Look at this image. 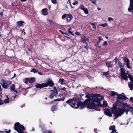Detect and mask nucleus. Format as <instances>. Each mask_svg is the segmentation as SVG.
<instances>
[{"instance_id": "nucleus-1", "label": "nucleus", "mask_w": 133, "mask_h": 133, "mask_svg": "<svg viewBox=\"0 0 133 133\" xmlns=\"http://www.w3.org/2000/svg\"><path fill=\"white\" fill-rule=\"evenodd\" d=\"M122 94L117 95L118 99L113 104L111 111L114 114V119H116L123 115L125 112V108H131L130 106L126 103H124L121 100H125L126 99L125 96L122 95Z\"/></svg>"}, {"instance_id": "nucleus-2", "label": "nucleus", "mask_w": 133, "mask_h": 133, "mask_svg": "<svg viewBox=\"0 0 133 133\" xmlns=\"http://www.w3.org/2000/svg\"><path fill=\"white\" fill-rule=\"evenodd\" d=\"M103 98L99 94H96L95 97L92 98H89L85 101L87 108L96 110L101 106V101L103 99Z\"/></svg>"}, {"instance_id": "nucleus-3", "label": "nucleus", "mask_w": 133, "mask_h": 133, "mask_svg": "<svg viewBox=\"0 0 133 133\" xmlns=\"http://www.w3.org/2000/svg\"><path fill=\"white\" fill-rule=\"evenodd\" d=\"M78 99L77 98H73L68 99L66 103L68 104L72 107L75 108H79L81 109H83L86 105L85 102L84 103L81 102H78Z\"/></svg>"}, {"instance_id": "nucleus-4", "label": "nucleus", "mask_w": 133, "mask_h": 133, "mask_svg": "<svg viewBox=\"0 0 133 133\" xmlns=\"http://www.w3.org/2000/svg\"><path fill=\"white\" fill-rule=\"evenodd\" d=\"M53 90H51L50 91L52 92V94L50 95L49 96V98L52 99L54 96H56L58 94V90L55 87H54Z\"/></svg>"}, {"instance_id": "nucleus-5", "label": "nucleus", "mask_w": 133, "mask_h": 133, "mask_svg": "<svg viewBox=\"0 0 133 133\" xmlns=\"http://www.w3.org/2000/svg\"><path fill=\"white\" fill-rule=\"evenodd\" d=\"M121 76L122 78L124 80H127L128 77L126 75L125 72L123 70L122 68L121 69Z\"/></svg>"}, {"instance_id": "nucleus-6", "label": "nucleus", "mask_w": 133, "mask_h": 133, "mask_svg": "<svg viewBox=\"0 0 133 133\" xmlns=\"http://www.w3.org/2000/svg\"><path fill=\"white\" fill-rule=\"evenodd\" d=\"M1 84L2 87L6 89L7 88L9 84L11 83V82L9 81H5L4 80L2 81Z\"/></svg>"}, {"instance_id": "nucleus-7", "label": "nucleus", "mask_w": 133, "mask_h": 133, "mask_svg": "<svg viewBox=\"0 0 133 133\" xmlns=\"http://www.w3.org/2000/svg\"><path fill=\"white\" fill-rule=\"evenodd\" d=\"M46 85L44 83H43L42 84L39 83H36L35 84V87L36 88L41 89L43 87H46Z\"/></svg>"}, {"instance_id": "nucleus-8", "label": "nucleus", "mask_w": 133, "mask_h": 133, "mask_svg": "<svg viewBox=\"0 0 133 133\" xmlns=\"http://www.w3.org/2000/svg\"><path fill=\"white\" fill-rule=\"evenodd\" d=\"M45 84L46 85V87L49 86L50 87H52L54 85L53 81L52 79H49L47 81L46 83H45Z\"/></svg>"}, {"instance_id": "nucleus-9", "label": "nucleus", "mask_w": 133, "mask_h": 133, "mask_svg": "<svg viewBox=\"0 0 133 133\" xmlns=\"http://www.w3.org/2000/svg\"><path fill=\"white\" fill-rule=\"evenodd\" d=\"M81 40L83 42L87 43L88 42V38L84 35H81Z\"/></svg>"}, {"instance_id": "nucleus-10", "label": "nucleus", "mask_w": 133, "mask_h": 133, "mask_svg": "<svg viewBox=\"0 0 133 133\" xmlns=\"http://www.w3.org/2000/svg\"><path fill=\"white\" fill-rule=\"evenodd\" d=\"M10 88L11 90L13 92H14V98H15L17 96L15 94L17 93V91L15 90V85L14 84H12L10 86Z\"/></svg>"}, {"instance_id": "nucleus-11", "label": "nucleus", "mask_w": 133, "mask_h": 133, "mask_svg": "<svg viewBox=\"0 0 133 133\" xmlns=\"http://www.w3.org/2000/svg\"><path fill=\"white\" fill-rule=\"evenodd\" d=\"M124 62L126 63L127 67L129 68H131L130 65V61L129 59L127 57H125L124 58Z\"/></svg>"}, {"instance_id": "nucleus-12", "label": "nucleus", "mask_w": 133, "mask_h": 133, "mask_svg": "<svg viewBox=\"0 0 133 133\" xmlns=\"http://www.w3.org/2000/svg\"><path fill=\"white\" fill-rule=\"evenodd\" d=\"M73 17L72 15L70 13H69L68 15L66 18V21L67 22H69L72 19Z\"/></svg>"}, {"instance_id": "nucleus-13", "label": "nucleus", "mask_w": 133, "mask_h": 133, "mask_svg": "<svg viewBox=\"0 0 133 133\" xmlns=\"http://www.w3.org/2000/svg\"><path fill=\"white\" fill-rule=\"evenodd\" d=\"M115 125L111 126L109 128V129L112 130L111 133H118L116 132L117 130L115 129Z\"/></svg>"}, {"instance_id": "nucleus-14", "label": "nucleus", "mask_w": 133, "mask_h": 133, "mask_svg": "<svg viewBox=\"0 0 133 133\" xmlns=\"http://www.w3.org/2000/svg\"><path fill=\"white\" fill-rule=\"evenodd\" d=\"M48 10L46 8L42 9L41 10L42 14L44 16L48 14Z\"/></svg>"}, {"instance_id": "nucleus-15", "label": "nucleus", "mask_w": 133, "mask_h": 133, "mask_svg": "<svg viewBox=\"0 0 133 133\" xmlns=\"http://www.w3.org/2000/svg\"><path fill=\"white\" fill-rule=\"evenodd\" d=\"M105 114L108 116L111 117L112 114L108 109H107L105 111Z\"/></svg>"}, {"instance_id": "nucleus-16", "label": "nucleus", "mask_w": 133, "mask_h": 133, "mask_svg": "<svg viewBox=\"0 0 133 133\" xmlns=\"http://www.w3.org/2000/svg\"><path fill=\"white\" fill-rule=\"evenodd\" d=\"M23 23L24 22L22 21H17L16 23L17 26L18 28L22 26L23 25Z\"/></svg>"}, {"instance_id": "nucleus-17", "label": "nucleus", "mask_w": 133, "mask_h": 133, "mask_svg": "<svg viewBox=\"0 0 133 133\" xmlns=\"http://www.w3.org/2000/svg\"><path fill=\"white\" fill-rule=\"evenodd\" d=\"M112 61H108L106 62V65L107 67L109 68H111L112 67V65L111 63Z\"/></svg>"}, {"instance_id": "nucleus-18", "label": "nucleus", "mask_w": 133, "mask_h": 133, "mask_svg": "<svg viewBox=\"0 0 133 133\" xmlns=\"http://www.w3.org/2000/svg\"><path fill=\"white\" fill-rule=\"evenodd\" d=\"M58 109V107L57 105H53L51 109V111L54 112V111H56Z\"/></svg>"}, {"instance_id": "nucleus-19", "label": "nucleus", "mask_w": 133, "mask_h": 133, "mask_svg": "<svg viewBox=\"0 0 133 133\" xmlns=\"http://www.w3.org/2000/svg\"><path fill=\"white\" fill-rule=\"evenodd\" d=\"M128 85L130 90H133V81L128 83Z\"/></svg>"}, {"instance_id": "nucleus-20", "label": "nucleus", "mask_w": 133, "mask_h": 133, "mask_svg": "<svg viewBox=\"0 0 133 133\" xmlns=\"http://www.w3.org/2000/svg\"><path fill=\"white\" fill-rule=\"evenodd\" d=\"M131 10H133V5L130 3V5L128 9L129 11H131Z\"/></svg>"}, {"instance_id": "nucleus-21", "label": "nucleus", "mask_w": 133, "mask_h": 133, "mask_svg": "<svg viewBox=\"0 0 133 133\" xmlns=\"http://www.w3.org/2000/svg\"><path fill=\"white\" fill-rule=\"evenodd\" d=\"M42 133H51L50 131L48 130H43L42 129Z\"/></svg>"}, {"instance_id": "nucleus-22", "label": "nucleus", "mask_w": 133, "mask_h": 133, "mask_svg": "<svg viewBox=\"0 0 133 133\" xmlns=\"http://www.w3.org/2000/svg\"><path fill=\"white\" fill-rule=\"evenodd\" d=\"M35 80V78H29V83H32Z\"/></svg>"}, {"instance_id": "nucleus-23", "label": "nucleus", "mask_w": 133, "mask_h": 133, "mask_svg": "<svg viewBox=\"0 0 133 133\" xmlns=\"http://www.w3.org/2000/svg\"><path fill=\"white\" fill-rule=\"evenodd\" d=\"M65 82V80L64 79H60L59 80V82L60 83L61 85H63L65 84L64 82Z\"/></svg>"}, {"instance_id": "nucleus-24", "label": "nucleus", "mask_w": 133, "mask_h": 133, "mask_svg": "<svg viewBox=\"0 0 133 133\" xmlns=\"http://www.w3.org/2000/svg\"><path fill=\"white\" fill-rule=\"evenodd\" d=\"M65 99V98L64 97H63L62 98H59L55 99L54 100V101H64Z\"/></svg>"}, {"instance_id": "nucleus-25", "label": "nucleus", "mask_w": 133, "mask_h": 133, "mask_svg": "<svg viewBox=\"0 0 133 133\" xmlns=\"http://www.w3.org/2000/svg\"><path fill=\"white\" fill-rule=\"evenodd\" d=\"M22 90H23V89L19 85L18 88L16 89V90L17 91V93L18 92H20Z\"/></svg>"}, {"instance_id": "nucleus-26", "label": "nucleus", "mask_w": 133, "mask_h": 133, "mask_svg": "<svg viewBox=\"0 0 133 133\" xmlns=\"http://www.w3.org/2000/svg\"><path fill=\"white\" fill-rule=\"evenodd\" d=\"M72 29L71 28H69L68 30V32L69 33H70L71 35H73V36H74V34H73V32L72 31Z\"/></svg>"}, {"instance_id": "nucleus-27", "label": "nucleus", "mask_w": 133, "mask_h": 133, "mask_svg": "<svg viewBox=\"0 0 133 133\" xmlns=\"http://www.w3.org/2000/svg\"><path fill=\"white\" fill-rule=\"evenodd\" d=\"M6 97H7V98L4 100L3 101L5 103H8L9 102V98L8 97L7 95L6 96Z\"/></svg>"}, {"instance_id": "nucleus-28", "label": "nucleus", "mask_w": 133, "mask_h": 133, "mask_svg": "<svg viewBox=\"0 0 133 133\" xmlns=\"http://www.w3.org/2000/svg\"><path fill=\"white\" fill-rule=\"evenodd\" d=\"M30 72L36 73L37 72H38V71L37 70L35 69H32L30 70Z\"/></svg>"}, {"instance_id": "nucleus-29", "label": "nucleus", "mask_w": 133, "mask_h": 133, "mask_svg": "<svg viewBox=\"0 0 133 133\" xmlns=\"http://www.w3.org/2000/svg\"><path fill=\"white\" fill-rule=\"evenodd\" d=\"M130 107L131 108H126L127 109V110H129V111H130L132 113L133 115V107H130Z\"/></svg>"}, {"instance_id": "nucleus-30", "label": "nucleus", "mask_w": 133, "mask_h": 133, "mask_svg": "<svg viewBox=\"0 0 133 133\" xmlns=\"http://www.w3.org/2000/svg\"><path fill=\"white\" fill-rule=\"evenodd\" d=\"M10 130H9L8 131H0V133H10Z\"/></svg>"}, {"instance_id": "nucleus-31", "label": "nucleus", "mask_w": 133, "mask_h": 133, "mask_svg": "<svg viewBox=\"0 0 133 133\" xmlns=\"http://www.w3.org/2000/svg\"><path fill=\"white\" fill-rule=\"evenodd\" d=\"M68 16V14L66 13L63 15L62 16V18L63 19H64Z\"/></svg>"}, {"instance_id": "nucleus-32", "label": "nucleus", "mask_w": 133, "mask_h": 133, "mask_svg": "<svg viewBox=\"0 0 133 133\" xmlns=\"http://www.w3.org/2000/svg\"><path fill=\"white\" fill-rule=\"evenodd\" d=\"M129 76V79L131 80V82L133 81V77L131 76L130 75L127 74Z\"/></svg>"}, {"instance_id": "nucleus-33", "label": "nucleus", "mask_w": 133, "mask_h": 133, "mask_svg": "<svg viewBox=\"0 0 133 133\" xmlns=\"http://www.w3.org/2000/svg\"><path fill=\"white\" fill-rule=\"evenodd\" d=\"M117 94L116 92L113 91H112L110 93V95L111 96H114Z\"/></svg>"}, {"instance_id": "nucleus-34", "label": "nucleus", "mask_w": 133, "mask_h": 133, "mask_svg": "<svg viewBox=\"0 0 133 133\" xmlns=\"http://www.w3.org/2000/svg\"><path fill=\"white\" fill-rule=\"evenodd\" d=\"M114 60L115 61V64H118L119 62V60L116 58Z\"/></svg>"}, {"instance_id": "nucleus-35", "label": "nucleus", "mask_w": 133, "mask_h": 133, "mask_svg": "<svg viewBox=\"0 0 133 133\" xmlns=\"http://www.w3.org/2000/svg\"><path fill=\"white\" fill-rule=\"evenodd\" d=\"M84 13L86 14H88L89 13L88 11L87 8H85L83 10Z\"/></svg>"}, {"instance_id": "nucleus-36", "label": "nucleus", "mask_w": 133, "mask_h": 133, "mask_svg": "<svg viewBox=\"0 0 133 133\" xmlns=\"http://www.w3.org/2000/svg\"><path fill=\"white\" fill-rule=\"evenodd\" d=\"M109 74V71H108L107 72H103V75L106 76L107 75H108Z\"/></svg>"}, {"instance_id": "nucleus-37", "label": "nucleus", "mask_w": 133, "mask_h": 133, "mask_svg": "<svg viewBox=\"0 0 133 133\" xmlns=\"http://www.w3.org/2000/svg\"><path fill=\"white\" fill-rule=\"evenodd\" d=\"M103 105V106L106 107L107 105V104L106 101H103V105Z\"/></svg>"}, {"instance_id": "nucleus-38", "label": "nucleus", "mask_w": 133, "mask_h": 133, "mask_svg": "<svg viewBox=\"0 0 133 133\" xmlns=\"http://www.w3.org/2000/svg\"><path fill=\"white\" fill-rule=\"evenodd\" d=\"M51 2L52 3L54 4H56L57 3V0H51Z\"/></svg>"}, {"instance_id": "nucleus-39", "label": "nucleus", "mask_w": 133, "mask_h": 133, "mask_svg": "<svg viewBox=\"0 0 133 133\" xmlns=\"http://www.w3.org/2000/svg\"><path fill=\"white\" fill-rule=\"evenodd\" d=\"M93 26V28L95 29H96V26L95 24V23H90Z\"/></svg>"}, {"instance_id": "nucleus-40", "label": "nucleus", "mask_w": 133, "mask_h": 133, "mask_svg": "<svg viewBox=\"0 0 133 133\" xmlns=\"http://www.w3.org/2000/svg\"><path fill=\"white\" fill-rule=\"evenodd\" d=\"M25 83L26 84H27L28 83V81L29 82V78H27L25 79Z\"/></svg>"}, {"instance_id": "nucleus-41", "label": "nucleus", "mask_w": 133, "mask_h": 133, "mask_svg": "<svg viewBox=\"0 0 133 133\" xmlns=\"http://www.w3.org/2000/svg\"><path fill=\"white\" fill-rule=\"evenodd\" d=\"M100 25L102 26H103V27H105L107 25V24L106 23H105L104 24H101Z\"/></svg>"}, {"instance_id": "nucleus-42", "label": "nucleus", "mask_w": 133, "mask_h": 133, "mask_svg": "<svg viewBox=\"0 0 133 133\" xmlns=\"http://www.w3.org/2000/svg\"><path fill=\"white\" fill-rule=\"evenodd\" d=\"M80 8L82 10H84L85 8L83 5H81L80 7Z\"/></svg>"}, {"instance_id": "nucleus-43", "label": "nucleus", "mask_w": 133, "mask_h": 133, "mask_svg": "<svg viewBox=\"0 0 133 133\" xmlns=\"http://www.w3.org/2000/svg\"><path fill=\"white\" fill-rule=\"evenodd\" d=\"M91 1H92V3L94 4H95L96 3V0H90Z\"/></svg>"}, {"instance_id": "nucleus-44", "label": "nucleus", "mask_w": 133, "mask_h": 133, "mask_svg": "<svg viewBox=\"0 0 133 133\" xmlns=\"http://www.w3.org/2000/svg\"><path fill=\"white\" fill-rule=\"evenodd\" d=\"M108 20L109 21H113L114 20V19L113 18H112L111 17H109L108 18Z\"/></svg>"}, {"instance_id": "nucleus-45", "label": "nucleus", "mask_w": 133, "mask_h": 133, "mask_svg": "<svg viewBox=\"0 0 133 133\" xmlns=\"http://www.w3.org/2000/svg\"><path fill=\"white\" fill-rule=\"evenodd\" d=\"M4 101L2 100H0V105H1L4 104Z\"/></svg>"}, {"instance_id": "nucleus-46", "label": "nucleus", "mask_w": 133, "mask_h": 133, "mask_svg": "<svg viewBox=\"0 0 133 133\" xmlns=\"http://www.w3.org/2000/svg\"><path fill=\"white\" fill-rule=\"evenodd\" d=\"M98 39H99V41H98V42H99L100 43V42L102 40V37L101 36H100V37H99V38H98Z\"/></svg>"}, {"instance_id": "nucleus-47", "label": "nucleus", "mask_w": 133, "mask_h": 133, "mask_svg": "<svg viewBox=\"0 0 133 133\" xmlns=\"http://www.w3.org/2000/svg\"><path fill=\"white\" fill-rule=\"evenodd\" d=\"M107 42L106 41H104L103 43V45H107Z\"/></svg>"}, {"instance_id": "nucleus-48", "label": "nucleus", "mask_w": 133, "mask_h": 133, "mask_svg": "<svg viewBox=\"0 0 133 133\" xmlns=\"http://www.w3.org/2000/svg\"><path fill=\"white\" fill-rule=\"evenodd\" d=\"M78 3V2L77 1H76L73 3V5H75L76 4H77Z\"/></svg>"}, {"instance_id": "nucleus-49", "label": "nucleus", "mask_w": 133, "mask_h": 133, "mask_svg": "<svg viewBox=\"0 0 133 133\" xmlns=\"http://www.w3.org/2000/svg\"><path fill=\"white\" fill-rule=\"evenodd\" d=\"M75 34L78 35H81V34L79 32H76Z\"/></svg>"}, {"instance_id": "nucleus-50", "label": "nucleus", "mask_w": 133, "mask_h": 133, "mask_svg": "<svg viewBox=\"0 0 133 133\" xmlns=\"http://www.w3.org/2000/svg\"><path fill=\"white\" fill-rule=\"evenodd\" d=\"M130 100L133 103V97H131L130 98Z\"/></svg>"}, {"instance_id": "nucleus-51", "label": "nucleus", "mask_w": 133, "mask_h": 133, "mask_svg": "<svg viewBox=\"0 0 133 133\" xmlns=\"http://www.w3.org/2000/svg\"><path fill=\"white\" fill-rule=\"evenodd\" d=\"M62 33L63 34H65L67 36H69V34L67 33Z\"/></svg>"}, {"instance_id": "nucleus-52", "label": "nucleus", "mask_w": 133, "mask_h": 133, "mask_svg": "<svg viewBox=\"0 0 133 133\" xmlns=\"http://www.w3.org/2000/svg\"><path fill=\"white\" fill-rule=\"evenodd\" d=\"M130 3L133 5V0H130Z\"/></svg>"}, {"instance_id": "nucleus-53", "label": "nucleus", "mask_w": 133, "mask_h": 133, "mask_svg": "<svg viewBox=\"0 0 133 133\" xmlns=\"http://www.w3.org/2000/svg\"><path fill=\"white\" fill-rule=\"evenodd\" d=\"M94 131L96 133H98V130H97L96 129H94Z\"/></svg>"}, {"instance_id": "nucleus-54", "label": "nucleus", "mask_w": 133, "mask_h": 133, "mask_svg": "<svg viewBox=\"0 0 133 133\" xmlns=\"http://www.w3.org/2000/svg\"><path fill=\"white\" fill-rule=\"evenodd\" d=\"M66 88L65 87H63L61 89V90H65V89H66Z\"/></svg>"}, {"instance_id": "nucleus-55", "label": "nucleus", "mask_w": 133, "mask_h": 133, "mask_svg": "<svg viewBox=\"0 0 133 133\" xmlns=\"http://www.w3.org/2000/svg\"><path fill=\"white\" fill-rule=\"evenodd\" d=\"M37 72L40 75H42L43 74L41 72H39L38 71V72Z\"/></svg>"}, {"instance_id": "nucleus-56", "label": "nucleus", "mask_w": 133, "mask_h": 133, "mask_svg": "<svg viewBox=\"0 0 133 133\" xmlns=\"http://www.w3.org/2000/svg\"><path fill=\"white\" fill-rule=\"evenodd\" d=\"M86 97L87 98H89V95L88 94H87L86 95Z\"/></svg>"}, {"instance_id": "nucleus-57", "label": "nucleus", "mask_w": 133, "mask_h": 133, "mask_svg": "<svg viewBox=\"0 0 133 133\" xmlns=\"http://www.w3.org/2000/svg\"><path fill=\"white\" fill-rule=\"evenodd\" d=\"M125 109V111L126 112V114L127 115V114H128V110H127L126 111V109Z\"/></svg>"}, {"instance_id": "nucleus-58", "label": "nucleus", "mask_w": 133, "mask_h": 133, "mask_svg": "<svg viewBox=\"0 0 133 133\" xmlns=\"http://www.w3.org/2000/svg\"><path fill=\"white\" fill-rule=\"evenodd\" d=\"M99 42H97V44H96V45H97V46H99Z\"/></svg>"}, {"instance_id": "nucleus-59", "label": "nucleus", "mask_w": 133, "mask_h": 133, "mask_svg": "<svg viewBox=\"0 0 133 133\" xmlns=\"http://www.w3.org/2000/svg\"><path fill=\"white\" fill-rule=\"evenodd\" d=\"M67 58H66L65 59H64L63 60H62V61H61V62H64V61H65V60Z\"/></svg>"}, {"instance_id": "nucleus-60", "label": "nucleus", "mask_w": 133, "mask_h": 133, "mask_svg": "<svg viewBox=\"0 0 133 133\" xmlns=\"http://www.w3.org/2000/svg\"><path fill=\"white\" fill-rule=\"evenodd\" d=\"M27 0H21V2H25Z\"/></svg>"}, {"instance_id": "nucleus-61", "label": "nucleus", "mask_w": 133, "mask_h": 133, "mask_svg": "<svg viewBox=\"0 0 133 133\" xmlns=\"http://www.w3.org/2000/svg\"><path fill=\"white\" fill-rule=\"evenodd\" d=\"M97 9H98V10H101V8H99V7H98V8H97Z\"/></svg>"}, {"instance_id": "nucleus-62", "label": "nucleus", "mask_w": 133, "mask_h": 133, "mask_svg": "<svg viewBox=\"0 0 133 133\" xmlns=\"http://www.w3.org/2000/svg\"><path fill=\"white\" fill-rule=\"evenodd\" d=\"M16 74L15 73L14 74L13 77H15V76Z\"/></svg>"}, {"instance_id": "nucleus-63", "label": "nucleus", "mask_w": 133, "mask_h": 133, "mask_svg": "<svg viewBox=\"0 0 133 133\" xmlns=\"http://www.w3.org/2000/svg\"><path fill=\"white\" fill-rule=\"evenodd\" d=\"M23 34H24V35L25 34V32H23Z\"/></svg>"}, {"instance_id": "nucleus-64", "label": "nucleus", "mask_w": 133, "mask_h": 133, "mask_svg": "<svg viewBox=\"0 0 133 133\" xmlns=\"http://www.w3.org/2000/svg\"><path fill=\"white\" fill-rule=\"evenodd\" d=\"M34 128H33L32 129V131H34Z\"/></svg>"}]
</instances>
